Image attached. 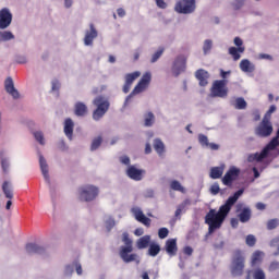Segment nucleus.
Masks as SVG:
<instances>
[{
    "instance_id": "13",
    "label": "nucleus",
    "mask_w": 279,
    "mask_h": 279,
    "mask_svg": "<svg viewBox=\"0 0 279 279\" xmlns=\"http://www.w3.org/2000/svg\"><path fill=\"white\" fill-rule=\"evenodd\" d=\"M126 175L135 182H141V180H143V175H145V170L137 169L135 166H129L126 169Z\"/></svg>"
},
{
    "instance_id": "14",
    "label": "nucleus",
    "mask_w": 279,
    "mask_h": 279,
    "mask_svg": "<svg viewBox=\"0 0 279 279\" xmlns=\"http://www.w3.org/2000/svg\"><path fill=\"white\" fill-rule=\"evenodd\" d=\"M132 213L136 219V221H140V223H143V226H146V228H149L151 226V219H149L145 214H143V210L138 207L132 208Z\"/></svg>"
},
{
    "instance_id": "7",
    "label": "nucleus",
    "mask_w": 279,
    "mask_h": 279,
    "mask_svg": "<svg viewBox=\"0 0 279 279\" xmlns=\"http://www.w3.org/2000/svg\"><path fill=\"white\" fill-rule=\"evenodd\" d=\"M78 193L81 202H94V199H97V195H99V187L95 185H84L80 187Z\"/></svg>"
},
{
    "instance_id": "52",
    "label": "nucleus",
    "mask_w": 279,
    "mask_h": 279,
    "mask_svg": "<svg viewBox=\"0 0 279 279\" xmlns=\"http://www.w3.org/2000/svg\"><path fill=\"white\" fill-rule=\"evenodd\" d=\"M259 60H274V57H271L270 54L267 53H259L258 54Z\"/></svg>"
},
{
    "instance_id": "62",
    "label": "nucleus",
    "mask_w": 279,
    "mask_h": 279,
    "mask_svg": "<svg viewBox=\"0 0 279 279\" xmlns=\"http://www.w3.org/2000/svg\"><path fill=\"white\" fill-rule=\"evenodd\" d=\"M77 276H82V264L75 263Z\"/></svg>"
},
{
    "instance_id": "29",
    "label": "nucleus",
    "mask_w": 279,
    "mask_h": 279,
    "mask_svg": "<svg viewBox=\"0 0 279 279\" xmlns=\"http://www.w3.org/2000/svg\"><path fill=\"white\" fill-rule=\"evenodd\" d=\"M223 175V167H214L210 169L209 177L211 180H219Z\"/></svg>"
},
{
    "instance_id": "30",
    "label": "nucleus",
    "mask_w": 279,
    "mask_h": 279,
    "mask_svg": "<svg viewBox=\"0 0 279 279\" xmlns=\"http://www.w3.org/2000/svg\"><path fill=\"white\" fill-rule=\"evenodd\" d=\"M154 149L158 156H162L165 154V143H162L160 138H156L154 141Z\"/></svg>"
},
{
    "instance_id": "26",
    "label": "nucleus",
    "mask_w": 279,
    "mask_h": 279,
    "mask_svg": "<svg viewBox=\"0 0 279 279\" xmlns=\"http://www.w3.org/2000/svg\"><path fill=\"white\" fill-rule=\"evenodd\" d=\"M191 206V199L186 198L184 199L178 207L177 210L174 213V217L177 219H182V213H186V207Z\"/></svg>"
},
{
    "instance_id": "25",
    "label": "nucleus",
    "mask_w": 279,
    "mask_h": 279,
    "mask_svg": "<svg viewBox=\"0 0 279 279\" xmlns=\"http://www.w3.org/2000/svg\"><path fill=\"white\" fill-rule=\"evenodd\" d=\"M241 53H245V47H230L229 48V56L234 60V62L241 60Z\"/></svg>"
},
{
    "instance_id": "58",
    "label": "nucleus",
    "mask_w": 279,
    "mask_h": 279,
    "mask_svg": "<svg viewBox=\"0 0 279 279\" xmlns=\"http://www.w3.org/2000/svg\"><path fill=\"white\" fill-rule=\"evenodd\" d=\"M207 147L211 149V151H217V149H219V145L215 143H209Z\"/></svg>"
},
{
    "instance_id": "53",
    "label": "nucleus",
    "mask_w": 279,
    "mask_h": 279,
    "mask_svg": "<svg viewBox=\"0 0 279 279\" xmlns=\"http://www.w3.org/2000/svg\"><path fill=\"white\" fill-rule=\"evenodd\" d=\"M277 107L276 105H271L268 109V111L266 112V117H271V114H274V112H276Z\"/></svg>"
},
{
    "instance_id": "34",
    "label": "nucleus",
    "mask_w": 279,
    "mask_h": 279,
    "mask_svg": "<svg viewBox=\"0 0 279 279\" xmlns=\"http://www.w3.org/2000/svg\"><path fill=\"white\" fill-rule=\"evenodd\" d=\"M101 143H104V138L101 136L94 138L90 145V150L95 151L99 149V147H101Z\"/></svg>"
},
{
    "instance_id": "6",
    "label": "nucleus",
    "mask_w": 279,
    "mask_h": 279,
    "mask_svg": "<svg viewBox=\"0 0 279 279\" xmlns=\"http://www.w3.org/2000/svg\"><path fill=\"white\" fill-rule=\"evenodd\" d=\"M228 81L227 80H216L214 81L210 95L211 97H219L220 99H226L228 97Z\"/></svg>"
},
{
    "instance_id": "60",
    "label": "nucleus",
    "mask_w": 279,
    "mask_h": 279,
    "mask_svg": "<svg viewBox=\"0 0 279 279\" xmlns=\"http://www.w3.org/2000/svg\"><path fill=\"white\" fill-rule=\"evenodd\" d=\"M117 14L120 16V19H123V16H125V10L123 8H119L117 10Z\"/></svg>"
},
{
    "instance_id": "55",
    "label": "nucleus",
    "mask_w": 279,
    "mask_h": 279,
    "mask_svg": "<svg viewBox=\"0 0 279 279\" xmlns=\"http://www.w3.org/2000/svg\"><path fill=\"white\" fill-rule=\"evenodd\" d=\"M1 166H2V169H3L4 173H7L8 172V168L10 167V165L8 163V160L2 159L1 160Z\"/></svg>"
},
{
    "instance_id": "35",
    "label": "nucleus",
    "mask_w": 279,
    "mask_h": 279,
    "mask_svg": "<svg viewBox=\"0 0 279 279\" xmlns=\"http://www.w3.org/2000/svg\"><path fill=\"white\" fill-rule=\"evenodd\" d=\"M170 187L172 189V191H179L180 193H184V186H182V184L180 183V181H172L170 183Z\"/></svg>"
},
{
    "instance_id": "16",
    "label": "nucleus",
    "mask_w": 279,
    "mask_h": 279,
    "mask_svg": "<svg viewBox=\"0 0 279 279\" xmlns=\"http://www.w3.org/2000/svg\"><path fill=\"white\" fill-rule=\"evenodd\" d=\"M4 88L7 93H9V95H12L13 99H19L20 94L19 90H16V87H14V81L12 80V77H8L4 81Z\"/></svg>"
},
{
    "instance_id": "15",
    "label": "nucleus",
    "mask_w": 279,
    "mask_h": 279,
    "mask_svg": "<svg viewBox=\"0 0 279 279\" xmlns=\"http://www.w3.org/2000/svg\"><path fill=\"white\" fill-rule=\"evenodd\" d=\"M98 33H97V28H95V24H89V31L85 32V37H84V45H86V47H90L93 46V40H95V38H97Z\"/></svg>"
},
{
    "instance_id": "59",
    "label": "nucleus",
    "mask_w": 279,
    "mask_h": 279,
    "mask_svg": "<svg viewBox=\"0 0 279 279\" xmlns=\"http://www.w3.org/2000/svg\"><path fill=\"white\" fill-rule=\"evenodd\" d=\"M120 161L122 162V165H130V157L128 156H122L120 158Z\"/></svg>"
},
{
    "instance_id": "32",
    "label": "nucleus",
    "mask_w": 279,
    "mask_h": 279,
    "mask_svg": "<svg viewBox=\"0 0 279 279\" xmlns=\"http://www.w3.org/2000/svg\"><path fill=\"white\" fill-rule=\"evenodd\" d=\"M233 108L235 110H245L247 108V101H245V98L239 97L235 99V104H232Z\"/></svg>"
},
{
    "instance_id": "42",
    "label": "nucleus",
    "mask_w": 279,
    "mask_h": 279,
    "mask_svg": "<svg viewBox=\"0 0 279 279\" xmlns=\"http://www.w3.org/2000/svg\"><path fill=\"white\" fill-rule=\"evenodd\" d=\"M180 64L181 69H184L186 66V58L183 56H180L174 61V66H178Z\"/></svg>"
},
{
    "instance_id": "18",
    "label": "nucleus",
    "mask_w": 279,
    "mask_h": 279,
    "mask_svg": "<svg viewBox=\"0 0 279 279\" xmlns=\"http://www.w3.org/2000/svg\"><path fill=\"white\" fill-rule=\"evenodd\" d=\"M39 166L45 181L47 184H51V179L49 178V166L47 165V160L43 155L39 156Z\"/></svg>"
},
{
    "instance_id": "21",
    "label": "nucleus",
    "mask_w": 279,
    "mask_h": 279,
    "mask_svg": "<svg viewBox=\"0 0 279 279\" xmlns=\"http://www.w3.org/2000/svg\"><path fill=\"white\" fill-rule=\"evenodd\" d=\"M75 128V123L71 118H66L64 121V134L68 136L70 141L73 140V129Z\"/></svg>"
},
{
    "instance_id": "43",
    "label": "nucleus",
    "mask_w": 279,
    "mask_h": 279,
    "mask_svg": "<svg viewBox=\"0 0 279 279\" xmlns=\"http://www.w3.org/2000/svg\"><path fill=\"white\" fill-rule=\"evenodd\" d=\"M34 137L36 138L37 143H39V145H45V135H43V132H35Z\"/></svg>"
},
{
    "instance_id": "51",
    "label": "nucleus",
    "mask_w": 279,
    "mask_h": 279,
    "mask_svg": "<svg viewBox=\"0 0 279 279\" xmlns=\"http://www.w3.org/2000/svg\"><path fill=\"white\" fill-rule=\"evenodd\" d=\"M233 43H234L235 47H238V48L244 47L243 39H241V37H235Z\"/></svg>"
},
{
    "instance_id": "41",
    "label": "nucleus",
    "mask_w": 279,
    "mask_h": 279,
    "mask_svg": "<svg viewBox=\"0 0 279 279\" xmlns=\"http://www.w3.org/2000/svg\"><path fill=\"white\" fill-rule=\"evenodd\" d=\"M165 53V48H159L151 57L150 62H158V59Z\"/></svg>"
},
{
    "instance_id": "11",
    "label": "nucleus",
    "mask_w": 279,
    "mask_h": 279,
    "mask_svg": "<svg viewBox=\"0 0 279 279\" xmlns=\"http://www.w3.org/2000/svg\"><path fill=\"white\" fill-rule=\"evenodd\" d=\"M238 218L241 223H247L252 219V208L244 207L243 204L236 205Z\"/></svg>"
},
{
    "instance_id": "33",
    "label": "nucleus",
    "mask_w": 279,
    "mask_h": 279,
    "mask_svg": "<svg viewBox=\"0 0 279 279\" xmlns=\"http://www.w3.org/2000/svg\"><path fill=\"white\" fill-rule=\"evenodd\" d=\"M140 75H141V72H138V71L126 74L124 77L125 83L130 84L132 86V84H134L135 80H138Z\"/></svg>"
},
{
    "instance_id": "48",
    "label": "nucleus",
    "mask_w": 279,
    "mask_h": 279,
    "mask_svg": "<svg viewBox=\"0 0 279 279\" xmlns=\"http://www.w3.org/2000/svg\"><path fill=\"white\" fill-rule=\"evenodd\" d=\"M243 3H245V0H235L233 3V10H241V8H243Z\"/></svg>"
},
{
    "instance_id": "46",
    "label": "nucleus",
    "mask_w": 279,
    "mask_h": 279,
    "mask_svg": "<svg viewBox=\"0 0 279 279\" xmlns=\"http://www.w3.org/2000/svg\"><path fill=\"white\" fill-rule=\"evenodd\" d=\"M116 222L112 218H109L106 220V228L108 230V232H110V230H112V228H114Z\"/></svg>"
},
{
    "instance_id": "3",
    "label": "nucleus",
    "mask_w": 279,
    "mask_h": 279,
    "mask_svg": "<svg viewBox=\"0 0 279 279\" xmlns=\"http://www.w3.org/2000/svg\"><path fill=\"white\" fill-rule=\"evenodd\" d=\"M245 269V255L243 251L236 250L233 252L231 259V276L239 278Z\"/></svg>"
},
{
    "instance_id": "27",
    "label": "nucleus",
    "mask_w": 279,
    "mask_h": 279,
    "mask_svg": "<svg viewBox=\"0 0 279 279\" xmlns=\"http://www.w3.org/2000/svg\"><path fill=\"white\" fill-rule=\"evenodd\" d=\"M151 243V235H143L136 242L137 250H147Z\"/></svg>"
},
{
    "instance_id": "61",
    "label": "nucleus",
    "mask_w": 279,
    "mask_h": 279,
    "mask_svg": "<svg viewBox=\"0 0 279 279\" xmlns=\"http://www.w3.org/2000/svg\"><path fill=\"white\" fill-rule=\"evenodd\" d=\"M52 90H60V82L58 81L52 82Z\"/></svg>"
},
{
    "instance_id": "36",
    "label": "nucleus",
    "mask_w": 279,
    "mask_h": 279,
    "mask_svg": "<svg viewBox=\"0 0 279 279\" xmlns=\"http://www.w3.org/2000/svg\"><path fill=\"white\" fill-rule=\"evenodd\" d=\"M267 230H276V228H278L279 226V219L278 218H274L267 221Z\"/></svg>"
},
{
    "instance_id": "5",
    "label": "nucleus",
    "mask_w": 279,
    "mask_h": 279,
    "mask_svg": "<svg viewBox=\"0 0 279 279\" xmlns=\"http://www.w3.org/2000/svg\"><path fill=\"white\" fill-rule=\"evenodd\" d=\"M149 84H151V72H146L143 74L142 78L137 83V86H135L132 93L125 98L124 106H128V104H130V100L132 99V97H134V95L145 93V90L149 88Z\"/></svg>"
},
{
    "instance_id": "9",
    "label": "nucleus",
    "mask_w": 279,
    "mask_h": 279,
    "mask_svg": "<svg viewBox=\"0 0 279 279\" xmlns=\"http://www.w3.org/2000/svg\"><path fill=\"white\" fill-rule=\"evenodd\" d=\"M174 10L179 14H192L195 12V0H180L175 3Z\"/></svg>"
},
{
    "instance_id": "19",
    "label": "nucleus",
    "mask_w": 279,
    "mask_h": 279,
    "mask_svg": "<svg viewBox=\"0 0 279 279\" xmlns=\"http://www.w3.org/2000/svg\"><path fill=\"white\" fill-rule=\"evenodd\" d=\"M166 252L169 256H175L178 254V241L175 239L166 241Z\"/></svg>"
},
{
    "instance_id": "24",
    "label": "nucleus",
    "mask_w": 279,
    "mask_h": 279,
    "mask_svg": "<svg viewBox=\"0 0 279 279\" xmlns=\"http://www.w3.org/2000/svg\"><path fill=\"white\" fill-rule=\"evenodd\" d=\"M25 250L27 254H45V247L35 243L26 244Z\"/></svg>"
},
{
    "instance_id": "10",
    "label": "nucleus",
    "mask_w": 279,
    "mask_h": 279,
    "mask_svg": "<svg viewBox=\"0 0 279 279\" xmlns=\"http://www.w3.org/2000/svg\"><path fill=\"white\" fill-rule=\"evenodd\" d=\"M241 170L236 167H231L222 178L225 186H232V182L239 178Z\"/></svg>"
},
{
    "instance_id": "57",
    "label": "nucleus",
    "mask_w": 279,
    "mask_h": 279,
    "mask_svg": "<svg viewBox=\"0 0 279 279\" xmlns=\"http://www.w3.org/2000/svg\"><path fill=\"white\" fill-rule=\"evenodd\" d=\"M135 236H143V234H145V230H143V228H137L134 231Z\"/></svg>"
},
{
    "instance_id": "38",
    "label": "nucleus",
    "mask_w": 279,
    "mask_h": 279,
    "mask_svg": "<svg viewBox=\"0 0 279 279\" xmlns=\"http://www.w3.org/2000/svg\"><path fill=\"white\" fill-rule=\"evenodd\" d=\"M210 49H213V40L206 39L203 45L205 56L210 52Z\"/></svg>"
},
{
    "instance_id": "40",
    "label": "nucleus",
    "mask_w": 279,
    "mask_h": 279,
    "mask_svg": "<svg viewBox=\"0 0 279 279\" xmlns=\"http://www.w3.org/2000/svg\"><path fill=\"white\" fill-rule=\"evenodd\" d=\"M198 143H199V145H202V147H208L210 142H208V136H206L204 134H199L198 135Z\"/></svg>"
},
{
    "instance_id": "63",
    "label": "nucleus",
    "mask_w": 279,
    "mask_h": 279,
    "mask_svg": "<svg viewBox=\"0 0 279 279\" xmlns=\"http://www.w3.org/2000/svg\"><path fill=\"white\" fill-rule=\"evenodd\" d=\"M231 226H232V228H239V219L232 218L231 219Z\"/></svg>"
},
{
    "instance_id": "44",
    "label": "nucleus",
    "mask_w": 279,
    "mask_h": 279,
    "mask_svg": "<svg viewBox=\"0 0 279 279\" xmlns=\"http://www.w3.org/2000/svg\"><path fill=\"white\" fill-rule=\"evenodd\" d=\"M246 245H248V247H254V245H256V236L248 234L246 236Z\"/></svg>"
},
{
    "instance_id": "47",
    "label": "nucleus",
    "mask_w": 279,
    "mask_h": 279,
    "mask_svg": "<svg viewBox=\"0 0 279 279\" xmlns=\"http://www.w3.org/2000/svg\"><path fill=\"white\" fill-rule=\"evenodd\" d=\"M219 191H221V189L219 187V185L217 183H215L210 186L211 195H218Z\"/></svg>"
},
{
    "instance_id": "49",
    "label": "nucleus",
    "mask_w": 279,
    "mask_h": 279,
    "mask_svg": "<svg viewBox=\"0 0 279 279\" xmlns=\"http://www.w3.org/2000/svg\"><path fill=\"white\" fill-rule=\"evenodd\" d=\"M269 271H278L279 269V262H271L270 265H269Z\"/></svg>"
},
{
    "instance_id": "56",
    "label": "nucleus",
    "mask_w": 279,
    "mask_h": 279,
    "mask_svg": "<svg viewBox=\"0 0 279 279\" xmlns=\"http://www.w3.org/2000/svg\"><path fill=\"white\" fill-rule=\"evenodd\" d=\"M130 88H132V85H130V83H124L122 90L128 95V93H130Z\"/></svg>"
},
{
    "instance_id": "23",
    "label": "nucleus",
    "mask_w": 279,
    "mask_h": 279,
    "mask_svg": "<svg viewBox=\"0 0 279 279\" xmlns=\"http://www.w3.org/2000/svg\"><path fill=\"white\" fill-rule=\"evenodd\" d=\"M240 69L241 71H243V73H254V71H256V65H254V63H251L250 60L243 59L240 62Z\"/></svg>"
},
{
    "instance_id": "22",
    "label": "nucleus",
    "mask_w": 279,
    "mask_h": 279,
    "mask_svg": "<svg viewBox=\"0 0 279 279\" xmlns=\"http://www.w3.org/2000/svg\"><path fill=\"white\" fill-rule=\"evenodd\" d=\"M2 193L4 194L7 199H14V189L12 187V183H10V181L3 182Z\"/></svg>"
},
{
    "instance_id": "54",
    "label": "nucleus",
    "mask_w": 279,
    "mask_h": 279,
    "mask_svg": "<svg viewBox=\"0 0 279 279\" xmlns=\"http://www.w3.org/2000/svg\"><path fill=\"white\" fill-rule=\"evenodd\" d=\"M183 252H184V254H185L186 256H193V247H191V246H185V247L183 248Z\"/></svg>"
},
{
    "instance_id": "1",
    "label": "nucleus",
    "mask_w": 279,
    "mask_h": 279,
    "mask_svg": "<svg viewBox=\"0 0 279 279\" xmlns=\"http://www.w3.org/2000/svg\"><path fill=\"white\" fill-rule=\"evenodd\" d=\"M245 193L244 189H240L232 196H230L226 203L219 207V210L210 209L205 216V223L208 226L209 234H213L215 230H219L221 226H223V221H226V217L230 215L232 210V206H234L235 202H239V197Z\"/></svg>"
},
{
    "instance_id": "50",
    "label": "nucleus",
    "mask_w": 279,
    "mask_h": 279,
    "mask_svg": "<svg viewBox=\"0 0 279 279\" xmlns=\"http://www.w3.org/2000/svg\"><path fill=\"white\" fill-rule=\"evenodd\" d=\"M157 7H159L161 10H167V2L165 0H155Z\"/></svg>"
},
{
    "instance_id": "8",
    "label": "nucleus",
    "mask_w": 279,
    "mask_h": 279,
    "mask_svg": "<svg viewBox=\"0 0 279 279\" xmlns=\"http://www.w3.org/2000/svg\"><path fill=\"white\" fill-rule=\"evenodd\" d=\"M256 136H260L262 138H267V136H271L274 134V124L266 117L262 120L257 128H255Z\"/></svg>"
},
{
    "instance_id": "20",
    "label": "nucleus",
    "mask_w": 279,
    "mask_h": 279,
    "mask_svg": "<svg viewBox=\"0 0 279 279\" xmlns=\"http://www.w3.org/2000/svg\"><path fill=\"white\" fill-rule=\"evenodd\" d=\"M74 114L76 117H86L88 114V107L82 101H77L74 105Z\"/></svg>"
},
{
    "instance_id": "2",
    "label": "nucleus",
    "mask_w": 279,
    "mask_h": 279,
    "mask_svg": "<svg viewBox=\"0 0 279 279\" xmlns=\"http://www.w3.org/2000/svg\"><path fill=\"white\" fill-rule=\"evenodd\" d=\"M122 241L124 243V246L120 247V258H122L123 263H134V260L138 258V255L136 253H132L134 252V242L132 241V239H130V234L126 232L123 233Z\"/></svg>"
},
{
    "instance_id": "45",
    "label": "nucleus",
    "mask_w": 279,
    "mask_h": 279,
    "mask_svg": "<svg viewBox=\"0 0 279 279\" xmlns=\"http://www.w3.org/2000/svg\"><path fill=\"white\" fill-rule=\"evenodd\" d=\"M158 236L159 239H167V236H169V229L167 228H160L158 231Z\"/></svg>"
},
{
    "instance_id": "28",
    "label": "nucleus",
    "mask_w": 279,
    "mask_h": 279,
    "mask_svg": "<svg viewBox=\"0 0 279 279\" xmlns=\"http://www.w3.org/2000/svg\"><path fill=\"white\" fill-rule=\"evenodd\" d=\"M158 254H160V244L154 242L150 243L148 245V256L155 258V256H158Z\"/></svg>"
},
{
    "instance_id": "17",
    "label": "nucleus",
    "mask_w": 279,
    "mask_h": 279,
    "mask_svg": "<svg viewBox=\"0 0 279 279\" xmlns=\"http://www.w3.org/2000/svg\"><path fill=\"white\" fill-rule=\"evenodd\" d=\"M195 77L198 80L199 86H208V78L210 74L204 69H199L195 72Z\"/></svg>"
},
{
    "instance_id": "37",
    "label": "nucleus",
    "mask_w": 279,
    "mask_h": 279,
    "mask_svg": "<svg viewBox=\"0 0 279 279\" xmlns=\"http://www.w3.org/2000/svg\"><path fill=\"white\" fill-rule=\"evenodd\" d=\"M1 40H14V34L10 31L0 32Z\"/></svg>"
},
{
    "instance_id": "31",
    "label": "nucleus",
    "mask_w": 279,
    "mask_h": 279,
    "mask_svg": "<svg viewBox=\"0 0 279 279\" xmlns=\"http://www.w3.org/2000/svg\"><path fill=\"white\" fill-rule=\"evenodd\" d=\"M155 121H156V116H154V113L151 111L147 112L144 116V125L146 128H151V125H154Z\"/></svg>"
},
{
    "instance_id": "12",
    "label": "nucleus",
    "mask_w": 279,
    "mask_h": 279,
    "mask_svg": "<svg viewBox=\"0 0 279 279\" xmlns=\"http://www.w3.org/2000/svg\"><path fill=\"white\" fill-rule=\"evenodd\" d=\"M12 24V13L10 9L4 8L0 10V29H7Z\"/></svg>"
},
{
    "instance_id": "64",
    "label": "nucleus",
    "mask_w": 279,
    "mask_h": 279,
    "mask_svg": "<svg viewBox=\"0 0 279 279\" xmlns=\"http://www.w3.org/2000/svg\"><path fill=\"white\" fill-rule=\"evenodd\" d=\"M145 154H151V144L146 143V145H145Z\"/></svg>"
},
{
    "instance_id": "4",
    "label": "nucleus",
    "mask_w": 279,
    "mask_h": 279,
    "mask_svg": "<svg viewBox=\"0 0 279 279\" xmlns=\"http://www.w3.org/2000/svg\"><path fill=\"white\" fill-rule=\"evenodd\" d=\"M93 105L96 107L93 111L94 121H100L106 116V112L110 110V101H108L104 96H97L93 100Z\"/></svg>"
},
{
    "instance_id": "39",
    "label": "nucleus",
    "mask_w": 279,
    "mask_h": 279,
    "mask_svg": "<svg viewBox=\"0 0 279 279\" xmlns=\"http://www.w3.org/2000/svg\"><path fill=\"white\" fill-rule=\"evenodd\" d=\"M254 279H266L265 271L260 268H257L253 272Z\"/></svg>"
}]
</instances>
